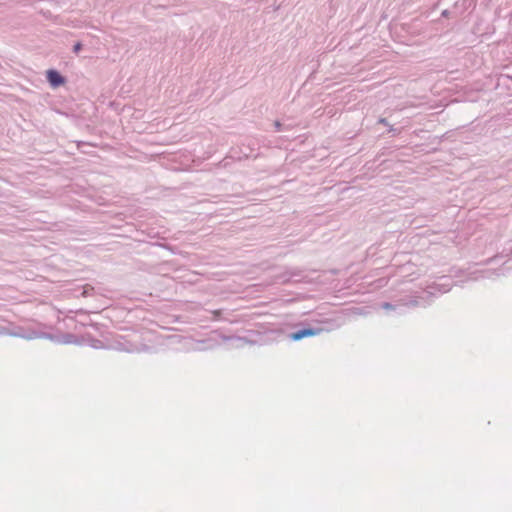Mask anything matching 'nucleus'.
Instances as JSON below:
<instances>
[{
  "mask_svg": "<svg viewBox=\"0 0 512 512\" xmlns=\"http://www.w3.org/2000/svg\"><path fill=\"white\" fill-rule=\"evenodd\" d=\"M47 79L52 87H58L60 85H63L65 83L64 77H62L57 71L55 70H48L47 71Z\"/></svg>",
  "mask_w": 512,
  "mask_h": 512,
  "instance_id": "1",
  "label": "nucleus"
},
{
  "mask_svg": "<svg viewBox=\"0 0 512 512\" xmlns=\"http://www.w3.org/2000/svg\"><path fill=\"white\" fill-rule=\"evenodd\" d=\"M321 332V329H318V330H315V329H303V330H299L295 333H292L291 334V339L294 340V341H298V340H301L302 338H305V337H310V336H315L317 335L318 333Z\"/></svg>",
  "mask_w": 512,
  "mask_h": 512,
  "instance_id": "2",
  "label": "nucleus"
},
{
  "mask_svg": "<svg viewBox=\"0 0 512 512\" xmlns=\"http://www.w3.org/2000/svg\"><path fill=\"white\" fill-rule=\"evenodd\" d=\"M383 308L389 310V309H392L393 306L391 304H389V303H384L383 304Z\"/></svg>",
  "mask_w": 512,
  "mask_h": 512,
  "instance_id": "3",
  "label": "nucleus"
},
{
  "mask_svg": "<svg viewBox=\"0 0 512 512\" xmlns=\"http://www.w3.org/2000/svg\"><path fill=\"white\" fill-rule=\"evenodd\" d=\"M80 49H81V44H80V43H77V44L74 46V51H75V52H78V51H80Z\"/></svg>",
  "mask_w": 512,
  "mask_h": 512,
  "instance_id": "4",
  "label": "nucleus"
}]
</instances>
